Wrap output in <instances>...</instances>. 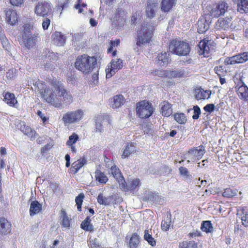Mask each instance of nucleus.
<instances>
[{
    "label": "nucleus",
    "mask_w": 248,
    "mask_h": 248,
    "mask_svg": "<svg viewBox=\"0 0 248 248\" xmlns=\"http://www.w3.org/2000/svg\"><path fill=\"white\" fill-rule=\"evenodd\" d=\"M12 225L11 223L4 217H0V234L6 235L11 232Z\"/></svg>",
    "instance_id": "21"
},
{
    "label": "nucleus",
    "mask_w": 248,
    "mask_h": 248,
    "mask_svg": "<svg viewBox=\"0 0 248 248\" xmlns=\"http://www.w3.org/2000/svg\"><path fill=\"white\" fill-rule=\"evenodd\" d=\"M111 102L112 108H118L124 105V98L121 94L116 95L113 97Z\"/></svg>",
    "instance_id": "29"
},
{
    "label": "nucleus",
    "mask_w": 248,
    "mask_h": 248,
    "mask_svg": "<svg viewBox=\"0 0 248 248\" xmlns=\"http://www.w3.org/2000/svg\"><path fill=\"white\" fill-rule=\"evenodd\" d=\"M110 170L111 173L115 178L118 179L120 178V177H121L122 175L121 171L119 169L118 167H117L115 165L112 166L111 167Z\"/></svg>",
    "instance_id": "49"
},
{
    "label": "nucleus",
    "mask_w": 248,
    "mask_h": 248,
    "mask_svg": "<svg viewBox=\"0 0 248 248\" xmlns=\"http://www.w3.org/2000/svg\"><path fill=\"white\" fill-rule=\"evenodd\" d=\"M50 85L51 88L43 81L38 80L35 83L42 98L45 102L58 108H62L64 105H69L73 102L72 95L61 81L52 79Z\"/></svg>",
    "instance_id": "1"
},
{
    "label": "nucleus",
    "mask_w": 248,
    "mask_h": 248,
    "mask_svg": "<svg viewBox=\"0 0 248 248\" xmlns=\"http://www.w3.org/2000/svg\"><path fill=\"white\" fill-rule=\"evenodd\" d=\"M176 0H162L160 4L161 10L162 12L168 13L174 6Z\"/></svg>",
    "instance_id": "25"
},
{
    "label": "nucleus",
    "mask_w": 248,
    "mask_h": 248,
    "mask_svg": "<svg viewBox=\"0 0 248 248\" xmlns=\"http://www.w3.org/2000/svg\"><path fill=\"white\" fill-rule=\"evenodd\" d=\"M171 223V215L170 214L167 215L166 219L162 220L161 222V229L164 231L169 230Z\"/></svg>",
    "instance_id": "43"
},
{
    "label": "nucleus",
    "mask_w": 248,
    "mask_h": 248,
    "mask_svg": "<svg viewBox=\"0 0 248 248\" xmlns=\"http://www.w3.org/2000/svg\"><path fill=\"white\" fill-rule=\"evenodd\" d=\"M205 153V147L201 145L197 147H193L189 150L187 155L192 161H197L200 160Z\"/></svg>",
    "instance_id": "11"
},
{
    "label": "nucleus",
    "mask_w": 248,
    "mask_h": 248,
    "mask_svg": "<svg viewBox=\"0 0 248 248\" xmlns=\"http://www.w3.org/2000/svg\"><path fill=\"white\" fill-rule=\"evenodd\" d=\"M50 24V20L47 18H45L42 22V27L44 30L48 29V27Z\"/></svg>",
    "instance_id": "61"
},
{
    "label": "nucleus",
    "mask_w": 248,
    "mask_h": 248,
    "mask_svg": "<svg viewBox=\"0 0 248 248\" xmlns=\"http://www.w3.org/2000/svg\"><path fill=\"white\" fill-rule=\"evenodd\" d=\"M143 238L144 240H146L151 246L155 247L156 246V241L152 237V235L149 233V231L148 230H145L144 231Z\"/></svg>",
    "instance_id": "41"
},
{
    "label": "nucleus",
    "mask_w": 248,
    "mask_h": 248,
    "mask_svg": "<svg viewBox=\"0 0 248 248\" xmlns=\"http://www.w3.org/2000/svg\"><path fill=\"white\" fill-rule=\"evenodd\" d=\"M201 229L206 233L212 232L213 231V227L211 221H203L202 223Z\"/></svg>",
    "instance_id": "39"
},
{
    "label": "nucleus",
    "mask_w": 248,
    "mask_h": 248,
    "mask_svg": "<svg viewBox=\"0 0 248 248\" xmlns=\"http://www.w3.org/2000/svg\"><path fill=\"white\" fill-rule=\"evenodd\" d=\"M214 71L218 77H224L227 73L226 70L222 65L216 66L214 68Z\"/></svg>",
    "instance_id": "48"
},
{
    "label": "nucleus",
    "mask_w": 248,
    "mask_h": 248,
    "mask_svg": "<svg viewBox=\"0 0 248 248\" xmlns=\"http://www.w3.org/2000/svg\"><path fill=\"white\" fill-rule=\"evenodd\" d=\"M61 224L62 227L66 229H69L71 226L72 219L69 217L65 211L63 209L61 210Z\"/></svg>",
    "instance_id": "28"
},
{
    "label": "nucleus",
    "mask_w": 248,
    "mask_h": 248,
    "mask_svg": "<svg viewBox=\"0 0 248 248\" xmlns=\"http://www.w3.org/2000/svg\"><path fill=\"white\" fill-rule=\"evenodd\" d=\"M110 46L107 49L108 54H111L112 57L116 56L117 53L116 49H114L113 47L118 46L120 44V39H116L115 40H111L110 41Z\"/></svg>",
    "instance_id": "36"
},
{
    "label": "nucleus",
    "mask_w": 248,
    "mask_h": 248,
    "mask_svg": "<svg viewBox=\"0 0 248 248\" xmlns=\"http://www.w3.org/2000/svg\"><path fill=\"white\" fill-rule=\"evenodd\" d=\"M124 13V11H119L115 14L114 19L116 21H120V24L121 25H124L125 22V19L123 17V16H121V15Z\"/></svg>",
    "instance_id": "51"
},
{
    "label": "nucleus",
    "mask_w": 248,
    "mask_h": 248,
    "mask_svg": "<svg viewBox=\"0 0 248 248\" xmlns=\"http://www.w3.org/2000/svg\"><path fill=\"white\" fill-rule=\"evenodd\" d=\"M79 140V137L76 133H73L69 137L68 140L66 142V145L71 148V150L73 153L77 152V149L74 146L77 141Z\"/></svg>",
    "instance_id": "27"
},
{
    "label": "nucleus",
    "mask_w": 248,
    "mask_h": 248,
    "mask_svg": "<svg viewBox=\"0 0 248 248\" xmlns=\"http://www.w3.org/2000/svg\"><path fill=\"white\" fill-rule=\"evenodd\" d=\"M95 177L96 180L101 184H106L108 181L107 176L99 170H96Z\"/></svg>",
    "instance_id": "37"
},
{
    "label": "nucleus",
    "mask_w": 248,
    "mask_h": 248,
    "mask_svg": "<svg viewBox=\"0 0 248 248\" xmlns=\"http://www.w3.org/2000/svg\"><path fill=\"white\" fill-rule=\"evenodd\" d=\"M160 112L164 117H169L172 113V105L168 101H163L160 103Z\"/></svg>",
    "instance_id": "19"
},
{
    "label": "nucleus",
    "mask_w": 248,
    "mask_h": 248,
    "mask_svg": "<svg viewBox=\"0 0 248 248\" xmlns=\"http://www.w3.org/2000/svg\"><path fill=\"white\" fill-rule=\"evenodd\" d=\"M237 10L241 14L248 13V0H237Z\"/></svg>",
    "instance_id": "31"
},
{
    "label": "nucleus",
    "mask_w": 248,
    "mask_h": 248,
    "mask_svg": "<svg viewBox=\"0 0 248 248\" xmlns=\"http://www.w3.org/2000/svg\"><path fill=\"white\" fill-rule=\"evenodd\" d=\"M0 42L2 44L3 48L5 50L8 51L10 47V45L7 38H6Z\"/></svg>",
    "instance_id": "60"
},
{
    "label": "nucleus",
    "mask_w": 248,
    "mask_h": 248,
    "mask_svg": "<svg viewBox=\"0 0 248 248\" xmlns=\"http://www.w3.org/2000/svg\"><path fill=\"white\" fill-rule=\"evenodd\" d=\"M52 37L58 46H62L65 43L66 38L61 32H55Z\"/></svg>",
    "instance_id": "32"
},
{
    "label": "nucleus",
    "mask_w": 248,
    "mask_h": 248,
    "mask_svg": "<svg viewBox=\"0 0 248 248\" xmlns=\"http://www.w3.org/2000/svg\"><path fill=\"white\" fill-rule=\"evenodd\" d=\"M136 114L142 119L151 117L155 111V108L149 101L143 100L136 104Z\"/></svg>",
    "instance_id": "5"
},
{
    "label": "nucleus",
    "mask_w": 248,
    "mask_h": 248,
    "mask_svg": "<svg viewBox=\"0 0 248 248\" xmlns=\"http://www.w3.org/2000/svg\"><path fill=\"white\" fill-rule=\"evenodd\" d=\"M139 16V14L137 12L134 13L131 16V22L132 24H135L137 22L138 16Z\"/></svg>",
    "instance_id": "63"
},
{
    "label": "nucleus",
    "mask_w": 248,
    "mask_h": 248,
    "mask_svg": "<svg viewBox=\"0 0 248 248\" xmlns=\"http://www.w3.org/2000/svg\"><path fill=\"white\" fill-rule=\"evenodd\" d=\"M140 241V237L137 233H133L131 236L128 246L129 248H137L139 245Z\"/></svg>",
    "instance_id": "35"
},
{
    "label": "nucleus",
    "mask_w": 248,
    "mask_h": 248,
    "mask_svg": "<svg viewBox=\"0 0 248 248\" xmlns=\"http://www.w3.org/2000/svg\"><path fill=\"white\" fill-rule=\"evenodd\" d=\"M228 5L224 1H220L210 11V15L214 17H218L223 15L228 10Z\"/></svg>",
    "instance_id": "12"
},
{
    "label": "nucleus",
    "mask_w": 248,
    "mask_h": 248,
    "mask_svg": "<svg viewBox=\"0 0 248 248\" xmlns=\"http://www.w3.org/2000/svg\"><path fill=\"white\" fill-rule=\"evenodd\" d=\"M123 67V61L122 60L118 59L116 60H112L110 62V67L106 69V78H108L112 77L115 73V70H119Z\"/></svg>",
    "instance_id": "15"
},
{
    "label": "nucleus",
    "mask_w": 248,
    "mask_h": 248,
    "mask_svg": "<svg viewBox=\"0 0 248 248\" xmlns=\"http://www.w3.org/2000/svg\"><path fill=\"white\" fill-rule=\"evenodd\" d=\"M215 105L213 104H208L204 107L203 109L206 112H208L210 113L212 112L215 109Z\"/></svg>",
    "instance_id": "58"
},
{
    "label": "nucleus",
    "mask_w": 248,
    "mask_h": 248,
    "mask_svg": "<svg viewBox=\"0 0 248 248\" xmlns=\"http://www.w3.org/2000/svg\"><path fill=\"white\" fill-rule=\"evenodd\" d=\"M248 61V51L239 53L235 56L227 57L224 60L225 65H234Z\"/></svg>",
    "instance_id": "10"
},
{
    "label": "nucleus",
    "mask_w": 248,
    "mask_h": 248,
    "mask_svg": "<svg viewBox=\"0 0 248 248\" xmlns=\"http://www.w3.org/2000/svg\"><path fill=\"white\" fill-rule=\"evenodd\" d=\"M156 75L160 77H169V70H158L155 71Z\"/></svg>",
    "instance_id": "59"
},
{
    "label": "nucleus",
    "mask_w": 248,
    "mask_h": 248,
    "mask_svg": "<svg viewBox=\"0 0 248 248\" xmlns=\"http://www.w3.org/2000/svg\"><path fill=\"white\" fill-rule=\"evenodd\" d=\"M85 196L83 193L78 195L75 198V202L77 206V209L78 211H81L82 204L84 199Z\"/></svg>",
    "instance_id": "46"
},
{
    "label": "nucleus",
    "mask_w": 248,
    "mask_h": 248,
    "mask_svg": "<svg viewBox=\"0 0 248 248\" xmlns=\"http://www.w3.org/2000/svg\"><path fill=\"white\" fill-rule=\"evenodd\" d=\"M34 12L38 16L46 17L52 12L51 5L45 1L38 2L35 6Z\"/></svg>",
    "instance_id": "9"
},
{
    "label": "nucleus",
    "mask_w": 248,
    "mask_h": 248,
    "mask_svg": "<svg viewBox=\"0 0 248 248\" xmlns=\"http://www.w3.org/2000/svg\"><path fill=\"white\" fill-rule=\"evenodd\" d=\"M185 76L184 70H177L169 71V77L170 78H181Z\"/></svg>",
    "instance_id": "42"
},
{
    "label": "nucleus",
    "mask_w": 248,
    "mask_h": 248,
    "mask_svg": "<svg viewBox=\"0 0 248 248\" xmlns=\"http://www.w3.org/2000/svg\"><path fill=\"white\" fill-rule=\"evenodd\" d=\"M9 2L14 6L21 7L23 4L24 0H9Z\"/></svg>",
    "instance_id": "55"
},
{
    "label": "nucleus",
    "mask_w": 248,
    "mask_h": 248,
    "mask_svg": "<svg viewBox=\"0 0 248 248\" xmlns=\"http://www.w3.org/2000/svg\"><path fill=\"white\" fill-rule=\"evenodd\" d=\"M42 210V205L37 200L31 202L29 210L30 215L33 217L39 214Z\"/></svg>",
    "instance_id": "23"
},
{
    "label": "nucleus",
    "mask_w": 248,
    "mask_h": 248,
    "mask_svg": "<svg viewBox=\"0 0 248 248\" xmlns=\"http://www.w3.org/2000/svg\"><path fill=\"white\" fill-rule=\"evenodd\" d=\"M2 95L4 97L3 101L5 103L10 107L16 108L18 101L14 93L7 92H4Z\"/></svg>",
    "instance_id": "22"
},
{
    "label": "nucleus",
    "mask_w": 248,
    "mask_h": 248,
    "mask_svg": "<svg viewBox=\"0 0 248 248\" xmlns=\"http://www.w3.org/2000/svg\"><path fill=\"white\" fill-rule=\"evenodd\" d=\"M232 18L231 17H225L219 18L216 22L215 28L217 30H227L230 27Z\"/></svg>",
    "instance_id": "17"
},
{
    "label": "nucleus",
    "mask_w": 248,
    "mask_h": 248,
    "mask_svg": "<svg viewBox=\"0 0 248 248\" xmlns=\"http://www.w3.org/2000/svg\"><path fill=\"white\" fill-rule=\"evenodd\" d=\"M154 30L147 25H141L137 31L136 41L137 46L141 47L150 44L153 40Z\"/></svg>",
    "instance_id": "3"
},
{
    "label": "nucleus",
    "mask_w": 248,
    "mask_h": 248,
    "mask_svg": "<svg viewBox=\"0 0 248 248\" xmlns=\"http://www.w3.org/2000/svg\"><path fill=\"white\" fill-rule=\"evenodd\" d=\"M241 220L242 224L245 227H248V212L245 211L243 208L241 210Z\"/></svg>",
    "instance_id": "47"
},
{
    "label": "nucleus",
    "mask_w": 248,
    "mask_h": 248,
    "mask_svg": "<svg viewBox=\"0 0 248 248\" xmlns=\"http://www.w3.org/2000/svg\"><path fill=\"white\" fill-rule=\"evenodd\" d=\"M215 43L212 40L206 37L201 40L198 45V51L200 55L208 57L211 55V51L214 49Z\"/></svg>",
    "instance_id": "6"
},
{
    "label": "nucleus",
    "mask_w": 248,
    "mask_h": 248,
    "mask_svg": "<svg viewBox=\"0 0 248 248\" xmlns=\"http://www.w3.org/2000/svg\"><path fill=\"white\" fill-rule=\"evenodd\" d=\"M97 202L101 205H108L109 204V201L108 200V198L104 197L102 194L98 195L97 198Z\"/></svg>",
    "instance_id": "50"
},
{
    "label": "nucleus",
    "mask_w": 248,
    "mask_h": 248,
    "mask_svg": "<svg viewBox=\"0 0 248 248\" xmlns=\"http://www.w3.org/2000/svg\"><path fill=\"white\" fill-rule=\"evenodd\" d=\"M4 13L5 21L7 23L12 26L17 23L19 16L16 10L11 8H7L5 10Z\"/></svg>",
    "instance_id": "14"
},
{
    "label": "nucleus",
    "mask_w": 248,
    "mask_h": 248,
    "mask_svg": "<svg viewBox=\"0 0 248 248\" xmlns=\"http://www.w3.org/2000/svg\"><path fill=\"white\" fill-rule=\"evenodd\" d=\"M236 91L239 97L246 102H248V87L241 82L236 87Z\"/></svg>",
    "instance_id": "18"
},
{
    "label": "nucleus",
    "mask_w": 248,
    "mask_h": 248,
    "mask_svg": "<svg viewBox=\"0 0 248 248\" xmlns=\"http://www.w3.org/2000/svg\"><path fill=\"white\" fill-rule=\"evenodd\" d=\"M78 3L75 4V7L76 9L78 10V13H81L83 12L82 8L86 6V4L85 3L81 4V0H78Z\"/></svg>",
    "instance_id": "56"
},
{
    "label": "nucleus",
    "mask_w": 248,
    "mask_h": 248,
    "mask_svg": "<svg viewBox=\"0 0 248 248\" xmlns=\"http://www.w3.org/2000/svg\"><path fill=\"white\" fill-rule=\"evenodd\" d=\"M95 121L96 123L95 130L96 132H100L102 131V125L101 123H103L105 121H106L109 124L111 123L110 117L109 115L107 114L98 115L96 117Z\"/></svg>",
    "instance_id": "20"
},
{
    "label": "nucleus",
    "mask_w": 248,
    "mask_h": 248,
    "mask_svg": "<svg viewBox=\"0 0 248 248\" xmlns=\"http://www.w3.org/2000/svg\"><path fill=\"white\" fill-rule=\"evenodd\" d=\"M87 163V161L84 157L81 158L77 161L74 162L70 168L71 172L73 174H76L78 171Z\"/></svg>",
    "instance_id": "26"
},
{
    "label": "nucleus",
    "mask_w": 248,
    "mask_h": 248,
    "mask_svg": "<svg viewBox=\"0 0 248 248\" xmlns=\"http://www.w3.org/2000/svg\"><path fill=\"white\" fill-rule=\"evenodd\" d=\"M158 4V0H147L145 13L148 17L152 18L155 16Z\"/></svg>",
    "instance_id": "16"
},
{
    "label": "nucleus",
    "mask_w": 248,
    "mask_h": 248,
    "mask_svg": "<svg viewBox=\"0 0 248 248\" xmlns=\"http://www.w3.org/2000/svg\"><path fill=\"white\" fill-rule=\"evenodd\" d=\"M140 185V180L138 178L134 179L131 181L129 184V188L130 190H135Z\"/></svg>",
    "instance_id": "52"
},
{
    "label": "nucleus",
    "mask_w": 248,
    "mask_h": 248,
    "mask_svg": "<svg viewBox=\"0 0 248 248\" xmlns=\"http://www.w3.org/2000/svg\"><path fill=\"white\" fill-rule=\"evenodd\" d=\"M237 192V191L236 189H233L231 188H226L224 189V191L222 193V195L224 197L231 198L236 195Z\"/></svg>",
    "instance_id": "45"
},
{
    "label": "nucleus",
    "mask_w": 248,
    "mask_h": 248,
    "mask_svg": "<svg viewBox=\"0 0 248 248\" xmlns=\"http://www.w3.org/2000/svg\"><path fill=\"white\" fill-rule=\"evenodd\" d=\"M174 120L179 124H185L187 121V118L183 113H176L174 114Z\"/></svg>",
    "instance_id": "44"
},
{
    "label": "nucleus",
    "mask_w": 248,
    "mask_h": 248,
    "mask_svg": "<svg viewBox=\"0 0 248 248\" xmlns=\"http://www.w3.org/2000/svg\"><path fill=\"white\" fill-rule=\"evenodd\" d=\"M193 115L192 116V118L193 120H197L199 119L200 115L201 113V110L200 107L196 105L193 107Z\"/></svg>",
    "instance_id": "53"
},
{
    "label": "nucleus",
    "mask_w": 248,
    "mask_h": 248,
    "mask_svg": "<svg viewBox=\"0 0 248 248\" xmlns=\"http://www.w3.org/2000/svg\"><path fill=\"white\" fill-rule=\"evenodd\" d=\"M169 50L178 56H186L190 51V47L186 42L173 39L169 45Z\"/></svg>",
    "instance_id": "4"
},
{
    "label": "nucleus",
    "mask_w": 248,
    "mask_h": 248,
    "mask_svg": "<svg viewBox=\"0 0 248 248\" xmlns=\"http://www.w3.org/2000/svg\"><path fill=\"white\" fill-rule=\"evenodd\" d=\"M83 116L81 109L68 111L63 114L62 120L65 124H75L79 122Z\"/></svg>",
    "instance_id": "8"
},
{
    "label": "nucleus",
    "mask_w": 248,
    "mask_h": 248,
    "mask_svg": "<svg viewBox=\"0 0 248 248\" xmlns=\"http://www.w3.org/2000/svg\"><path fill=\"white\" fill-rule=\"evenodd\" d=\"M53 146L52 142L49 143L43 146L41 149V153L42 155H45Z\"/></svg>",
    "instance_id": "54"
},
{
    "label": "nucleus",
    "mask_w": 248,
    "mask_h": 248,
    "mask_svg": "<svg viewBox=\"0 0 248 248\" xmlns=\"http://www.w3.org/2000/svg\"><path fill=\"white\" fill-rule=\"evenodd\" d=\"M179 170L180 173L181 175L186 177V178L189 177V171L186 168L184 167H180L179 168Z\"/></svg>",
    "instance_id": "57"
},
{
    "label": "nucleus",
    "mask_w": 248,
    "mask_h": 248,
    "mask_svg": "<svg viewBox=\"0 0 248 248\" xmlns=\"http://www.w3.org/2000/svg\"><path fill=\"white\" fill-rule=\"evenodd\" d=\"M30 29L24 28L22 34V40L24 46L28 49L33 47L36 45L38 39L39 38V33L31 34Z\"/></svg>",
    "instance_id": "7"
},
{
    "label": "nucleus",
    "mask_w": 248,
    "mask_h": 248,
    "mask_svg": "<svg viewBox=\"0 0 248 248\" xmlns=\"http://www.w3.org/2000/svg\"><path fill=\"white\" fill-rule=\"evenodd\" d=\"M38 116L41 118L43 122L44 123H46V121L48 120V118L46 117V116H44L41 111L38 110L37 113Z\"/></svg>",
    "instance_id": "62"
},
{
    "label": "nucleus",
    "mask_w": 248,
    "mask_h": 248,
    "mask_svg": "<svg viewBox=\"0 0 248 248\" xmlns=\"http://www.w3.org/2000/svg\"><path fill=\"white\" fill-rule=\"evenodd\" d=\"M80 227L83 230L93 232V225L91 224V219L90 217H87L86 218L81 222Z\"/></svg>",
    "instance_id": "34"
},
{
    "label": "nucleus",
    "mask_w": 248,
    "mask_h": 248,
    "mask_svg": "<svg viewBox=\"0 0 248 248\" xmlns=\"http://www.w3.org/2000/svg\"><path fill=\"white\" fill-rule=\"evenodd\" d=\"M169 54L167 52L160 53L158 54L157 57V63L161 66L167 65L169 62Z\"/></svg>",
    "instance_id": "33"
},
{
    "label": "nucleus",
    "mask_w": 248,
    "mask_h": 248,
    "mask_svg": "<svg viewBox=\"0 0 248 248\" xmlns=\"http://www.w3.org/2000/svg\"><path fill=\"white\" fill-rule=\"evenodd\" d=\"M16 126L25 135L30 138L31 140H34L37 135L36 132L29 126L26 124L24 121L18 120L16 123Z\"/></svg>",
    "instance_id": "13"
},
{
    "label": "nucleus",
    "mask_w": 248,
    "mask_h": 248,
    "mask_svg": "<svg viewBox=\"0 0 248 248\" xmlns=\"http://www.w3.org/2000/svg\"><path fill=\"white\" fill-rule=\"evenodd\" d=\"M65 160H66L65 166H66V167L68 168V167H69V166L70 165V155H68V154H66L65 155Z\"/></svg>",
    "instance_id": "64"
},
{
    "label": "nucleus",
    "mask_w": 248,
    "mask_h": 248,
    "mask_svg": "<svg viewBox=\"0 0 248 248\" xmlns=\"http://www.w3.org/2000/svg\"><path fill=\"white\" fill-rule=\"evenodd\" d=\"M75 66L78 70L82 73L89 74L97 66V59L87 54L81 55L76 59Z\"/></svg>",
    "instance_id": "2"
},
{
    "label": "nucleus",
    "mask_w": 248,
    "mask_h": 248,
    "mask_svg": "<svg viewBox=\"0 0 248 248\" xmlns=\"http://www.w3.org/2000/svg\"><path fill=\"white\" fill-rule=\"evenodd\" d=\"M179 248H198L197 243L193 240L183 241L180 242L178 246Z\"/></svg>",
    "instance_id": "38"
},
{
    "label": "nucleus",
    "mask_w": 248,
    "mask_h": 248,
    "mask_svg": "<svg viewBox=\"0 0 248 248\" xmlns=\"http://www.w3.org/2000/svg\"><path fill=\"white\" fill-rule=\"evenodd\" d=\"M135 144L133 142H129L127 144L121 155L122 158L128 157L131 154L136 152Z\"/></svg>",
    "instance_id": "30"
},
{
    "label": "nucleus",
    "mask_w": 248,
    "mask_h": 248,
    "mask_svg": "<svg viewBox=\"0 0 248 248\" xmlns=\"http://www.w3.org/2000/svg\"><path fill=\"white\" fill-rule=\"evenodd\" d=\"M195 96L197 100H205L208 99L211 95L210 90H204L202 88H198L195 90Z\"/></svg>",
    "instance_id": "24"
},
{
    "label": "nucleus",
    "mask_w": 248,
    "mask_h": 248,
    "mask_svg": "<svg viewBox=\"0 0 248 248\" xmlns=\"http://www.w3.org/2000/svg\"><path fill=\"white\" fill-rule=\"evenodd\" d=\"M209 25L205 20H199L198 22V31L199 33L205 32L209 29Z\"/></svg>",
    "instance_id": "40"
}]
</instances>
